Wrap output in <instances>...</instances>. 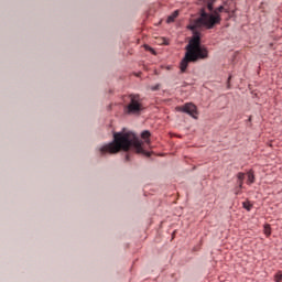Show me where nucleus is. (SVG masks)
Wrapping results in <instances>:
<instances>
[{
    "mask_svg": "<svg viewBox=\"0 0 282 282\" xmlns=\"http://www.w3.org/2000/svg\"><path fill=\"white\" fill-rule=\"evenodd\" d=\"M265 235H270V229L265 227Z\"/></svg>",
    "mask_w": 282,
    "mask_h": 282,
    "instance_id": "nucleus-13",
    "label": "nucleus"
},
{
    "mask_svg": "<svg viewBox=\"0 0 282 282\" xmlns=\"http://www.w3.org/2000/svg\"><path fill=\"white\" fill-rule=\"evenodd\" d=\"M242 207L248 212L252 210V205L250 202H243Z\"/></svg>",
    "mask_w": 282,
    "mask_h": 282,
    "instance_id": "nucleus-8",
    "label": "nucleus"
},
{
    "mask_svg": "<svg viewBox=\"0 0 282 282\" xmlns=\"http://www.w3.org/2000/svg\"><path fill=\"white\" fill-rule=\"evenodd\" d=\"M198 6H206V8L200 9V17L189 23L188 30H192L193 37L186 45L185 56L181 62V72H186L189 63H197V61H204L208 57V48L202 45V35L199 34V28H205L206 30H213L215 25L221 23V12H228L224 7H218L213 11V6L215 0H197Z\"/></svg>",
    "mask_w": 282,
    "mask_h": 282,
    "instance_id": "nucleus-1",
    "label": "nucleus"
},
{
    "mask_svg": "<svg viewBox=\"0 0 282 282\" xmlns=\"http://www.w3.org/2000/svg\"><path fill=\"white\" fill-rule=\"evenodd\" d=\"M177 111H182L183 113H188L192 118H195L197 120V106H195L193 102H187L184 106H180L176 108Z\"/></svg>",
    "mask_w": 282,
    "mask_h": 282,
    "instance_id": "nucleus-4",
    "label": "nucleus"
},
{
    "mask_svg": "<svg viewBox=\"0 0 282 282\" xmlns=\"http://www.w3.org/2000/svg\"><path fill=\"white\" fill-rule=\"evenodd\" d=\"M177 17H180V11H174V12L167 18V23H173V21H175V19H177Z\"/></svg>",
    "mask_w": 282,
    "mask_h": 282,
    "instance_id": "nucleus-5",
    "label": "nucleus"
},
{
    "mask_svg": "<svg viewBox=\"0 0 282 282\" xmlns=\"http://www.w3.org/2000/svg\"><path fill=\"white\" fill-rule=\"evenodd\" d=\"M135 150L137 153H142L143 155H151L149 152L142 149V141L133 132H115L113 141L107 144L101 145L98 149L99 155H115L120 153V151H129V149Z\"/></svg>",
    "mask_w": 282,
    "mask_h": 282,
    "instance_id": "nucleus-2",
    "label": "nucleus"
},
{
    "mask_svg": "<svg viewBox=\"0 0 282 282\" xmlns=\"http://www.w3.org/2000/svg\"><path fill=\"white\" fill-rule=\"evenodd\" d=\"M142 111H144V105H142L140 95H129L128 104L124 107V113H128V116H140Z\"/></svg>",
    "mask_w": 282,
    "mask_h": 282,
    "instance_id": "nucleus-3",
    "label": "nucleus"
},
{
    "mask_svg": "<svg viewBox=\"0 0 282 282\" xmlns=\"http://www.w3.org/2000/svg\"><path fill=\"white\" fill-rule=\"evenodd\" d=\"M141 138L143 140H145L147 144H149V138H151V132L149 130H144L142 133H141Z\"/></svg>",
    "mask_w": 282,
    "mask_h": 282,
    "instance_id": "nucleus-6",
    "label": "nucleus"
},
{
    "mask_svg": "<svg viewBox=\"0 0 282 282\" xmlns=\"http://www.w3.org/2000/svg\"><path fill=\"white\" fill-rule=\"evenodd\" d=\"M247 175H248L247 184H254V172L249 171Z\"/></svg>",
    "mask_w": 282,
    "mask_h": 282,
    "instance_id": "nucleus-7",
    "label": "nucleus"
},
{
    "mask_svg": "<svg viewBox=\"0 0 282 282\" xmlns=\"http://www.w3.org/2000/svg\"><path fill=\"white\" fill-rule=\"evenodd\" d=\"M237 177H238L239 182H243V180H246V174L240 172V173H238Z\"/></svg>",
    "mask_w": 282,
    "mask_h": 282,
    "instance_id": "nucleus-10",
    "label": "nucleus"
},
{
    "mask_svg": "<svg viewBox=\"0 0 282 282\" xmlns=\"http://www.w3.org/2000/svg\"><path fill=\"white\" fill-rule=\"evenodd\" d=\"M274 281L275 282H282V272L279 271L275 275H274Z\"/></svg>",
    "mask_w": 282,
    "mask_h": 282,
    "instance_id": "nucleus-9",
    "label": "nucleus"
},
{
    "mask_svg": "<svg viewBox=\"0 0 282 282\" xmlns=\"http://www.w3.org/2000/svg\"><path fill=\"white\" fill-rule=\"evenodd\" d=\"M228 80H230V76H229Z\"/></svg>",
    "mask_w": 282,
    "mask_h": 282,
    "instance_id": "nucleus-16",
    "label": "nucleus"
},
{
    "mask_svg": "<svg viewBox=\"0 0 282 282\" xmlns=\"http://www.w3.org/2000/svg\"><path fill=\"white\" fill-rule=\"evenodd\" d=\"M127 162H129V155L126 156Z\"/></svg>",
    "mask_w": 282,
    "mask_h": 282,
    "instance_id": "nucleus-15",
    "label": "nucleus"
},
{
    "mask_svg": "<svg viewBox=\"0 0 282 282\" xmlns=\"http://www.w3.org/2000/svg\"><path fill=\"white\" fill-rule=\"evenodd\" d=\"M238 188H243V182L241 181L238 182Z\"/></svg>",
    "mask_w": 282,
    "mask_h": 282,
    "instance_id": "nucleus-12",
    "label": "nucleus"
},
{
    "mask_svg": "<svg viewBox=\"0 0 282 282\" xmlns=\"http://www.w3.org/2000/svg\"><path fill=\"white\" fill-rule=\"evenodd\" d=\"M235 195H241V188H236Z\"/></svg>",
    "mask_w": 282,
    "mask_h": 282,
    "instance_id": "nucleus-11",
    "label": "nucleus"
},
{
    "mask_svg": "<svg viewBox=\"0 0 282 282\" xmlns=\"http://www.w3.org/2000/svg\"><path fill=\"white\" fill-rule=\"evenodd\" d=\"M153 91H158V89H160V86H155L154 88H152Z\"/></svg>",
    "mask_w": 282,
    "mask_h": 282,
    "instance_id": "nucleus-14",
    "label": "nucleus"
}]
</instances>
